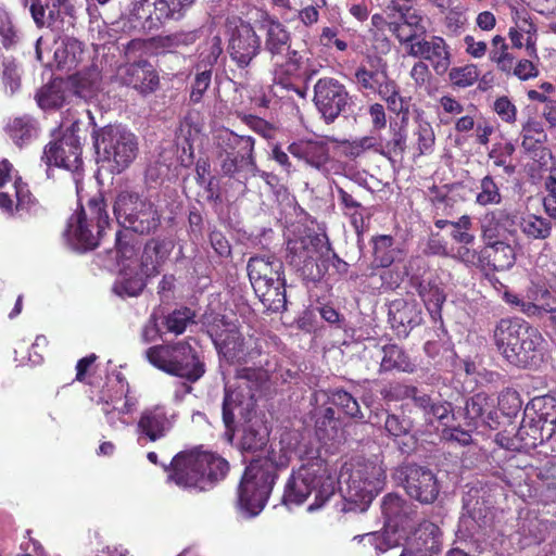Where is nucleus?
<instances>
[{"instance_id":"22","label":"nucleus","mask_w":556,"mask_h":556,"mask_svg":"<svg viewBox=\"0 0 556 556\" xmlns=\"http://www.w3.org/2000/svg\"><path fill=\"white\" fill-rule=\"evenodd\" d=\"M210 336L219 355L229 363H247L260 354L251 348L253 339L244 341L233 325L219 332L210 330Z\"/></svg>"},{"instance_id":"31","label":"nucleus","mask_w":556,"mask_h":556,"mask_svg":"<svg viewBox=\"0 0 556 556\" xmlns=\"http://www.w3.org/2000/svg\"><path fill=\"white\" fill-rule=\"evenodd\" d=\"M465 418L469 427H477L479 424L495 428L498 424V412L492 396L485 393L473 395L466 403Z\"/></svg>"},{"instance_id":"49","label":"nucleus","mask_w":556,"mask_h":556,"mask_svg":"<svg viewBox=\"0 0 556 556\" xmlns=\"http://www.w3.org/2000/svg\"><path fill=\"white\" fill-rule=\"evenodd\" d=\"M383 357L380 365L381 371H403L412 372L414 365L405 353L397 345H388L382 350Z\"/></svg>"},{"instance_id":"14","label":"nucleus","mask_w":556,"mask_h":556,"mask_svg":"<svg viewBox=\"0 0 556 556\" xmlns=\"http://www.w3.org/2000/svg\"><path fill=\"white\" fill-rule=\"evenodd\" d=\"M330 245L327 239H295L288 243V262L307 280L321 279L327 270Z\"/></svg>"},{"instance_id":"26","label":"nucleus","mask_w":556,"mask_h":556,"mask_svg":"<svg viewBox=\"0 0 556 556\" xmlns=\"http://www.w3.org/2000/svg\"><path fill=\"white\" fill-rule=\"evenodd\" d=\"M391 399H412L414 404L424 413L426 421L432 424L434 419L446 424L450 418L451 404L447 402H435L430 395L419 391L415 387L395 384L391 389Z\"/></svg>"},{"instance_id":"19","label":"nucleus","mask_w":556,"mask_h":556,"mask_svg":"<svg viewBox=\"0 0 556 556\" xmlns=\"http://www.w3.org/2000/svg\"><path fill=\"white\" fill-rule=\"evenodd\" d=\"M395 477L414 500L420 503H432L439 494L438 481L431 470L416 465H405L399 468Z\"/></svg>"},{"instance_id":"5","label":"nucleus","mask_w":556,"mask_h":556,"mask_svg":"<svg viewBox=\"0 0 556 556\" xmlns=\"http://www.w3.org/2000/svg\"><path fill=\"white\" fill-rule=\"evenodd\" d=\"M228 471V463L212 453L191 451L178 454L170 464L168 481L188 490L205 491Z\"/></svg>"},{"instance_id":"42","label":"nucleus","mask_w":556,"mask_h":556,"mask_svg":"<svg viewBox=\"0 0 556 556\" xmlns=\"http://www.w3.org/2000/svg\"><path fill=\"white\" fill-rule=\"evenodd\" d=\"M291 33L277 20L268 21L266 25L265 48L273 59L281 58L285 52L290 51Z\"/></svg>"},{"instance_id":"62","label":"nucleus","mask_w":556,"mask_h":556,"mask_svg":"<svg viewBox=\"0 0 556 556\" xmlns=\"http://www.w3.org/2000/svg\"><path fill=\"white\" fill-rule=\"evenodd\" d=\"M515 152V148L511 143H502L497 146L490 153V159L495 163V166L503 167V170L507 175H511L515 172V167L510 164L509 160Z\"/></svg>"},{"instance_id":"20","label":"nucleus","mask_w":556,"mask_h":556,"mask_svg":"<svg viewBox=\"0 0 556 556\" xmlns=\"http://www.w3.org/2000/svg\"><path fill=\"white\" fill-rule=\"evenodd\" d=\"M229 24L231 27L228 43L230 58L239 67L244 68L260 52V37L249 23L240 18Z\"/></svg>"},{"instance_id":"32","label":"nucleus","mask_w":556,"mask_h":556,"mask_svg":"<svg viewBox=\"0 0 556 556\" xmlns=\"http://www.w3.org/2000/svg\"><path fill=\"white\" fill-rule=\"evenodd\" d=\"M392 80H389L386 66L380 59L369 60L355 72V84L358 89L368 93H381Z\"/></svg>"},{"instance_id":"47","label":"nucleus","mask_w":556,"mask_h":556,"mask_svg":"<svg viewBox=\"0 0 556 556\" xmlns=\"http://www.w3.org/2000/svg\"><path fill=\"white\" fill-rule=\"evenodd\" d=\"M521 147L528 153L536 152L547 140V134L541 122L529 118L520 130Z\"/></svg>"},{"instance_id":"44","label":"nucleus","mask_w":556,"mask_h":556,"mask_svg":"<svg viewBox=\"0 0 556 556\" xmlns=\"http://www.w3.org/2000/svg\"><path fill=\"white\" fill-rule=\"evenodd\" d=\"M253 289L267 311L280 312L286 308V280L263 286L262 289L257 287H253Z\"/></svg>"},{"instance_id":"15","label":"nucleus","mask_w":556,"mask_h":556,"mask_svg":"<svg viewBox=\"0 0 556 556\" xmlns=\"http://www.w3.org/2000/svg\"><path fill=\"white\" fill-rule=\"evenodd\" d=\"M147 47L141 39H132L125 47V56L127 62L117 67L115 77L124 86L131 87L141 94L154 92L160 84L159 74L153 65L147 60L131 61L137 53L143 51Z\"/></svg>"},{"instance_id":"16","label":"nucleus","mask_w":556,"mask_h":556,"mask_svg":"<svg viewBox=\"0 0 556 556\" xmlns=\"http://www.w3.org/2000/svg\"><path fill=\"white\" fill-rule=\"evenodd\" d=\"M319 65L314 64L309 61L306 53H302L295 50L287 52V58L281 60L277 58L274 60V93L277 97L283 98L278 89L286 91H293L300 98H305V90H302L296 86V81L300 79H311L319 71Z\"/></svg>"},{"instance_id":"8","label":"nucleus","mask_w":556,"mask_h":556,"mask_svg":"<svg viewBox=\"0 0 556 556\" xmlns=\"http://www.w3.org/2000/svg\"><path fill=\"white\" fill-rule=\"evenodd\" d=\"M98 405L104 422L112 430H123L134 424V414L139 407V395L129 387L122 374L109 378L106 389L100 393Z\"/></svg>"},{"instance_id":"58","label":"nucleus","mask_w":556,"mask_h":556,"mask_svg":"<svg viewBox=\"0 0 556 556\" xmlns=\"http://www.w3.org/2000/svg\"><path fill=\"white\" fill-rule=\"evenodd\" d=\"M223 48L220 38L217 35L212 36L205 43L200 46V65L198 67L213 66L222 55Z\"/></svg>"},{"instance_id":"34","label":"nucleus","mask_w":556,"mask_h":556,"mask_svg":"<svg viewBox=\"0 0 556 556\" xmlns=\"http://www.w3.org/2000/svg\"><path fill=\"white\" fill-rule=\"evenodd\" d=\"M515 224V215L506 208L486 212L481 218V233L484 244L504 240L508 227Z\"/></svg>"},{"instance_id":"45","label":"nucleus","mask_w":556,"mask_h":556,"mask_svg":"<svg viewBox=\"0 0 556 556\" xmlns=\"http://www.w3.org/2000/svg\"><path fill=\"white\" fill-rule=\"evenodd\" d=\"M375 263L380 267H389L403 257V251L394 245V239L389 235H380L374 239Z\"/></svg>"},{"instance_id":"50","label":"nucleus","mask_w":556,"mask_h":556,"mask_svg":"<svg viewBox=\"0 0 556 556\" xmlns=\"http://www.w3.org/2000/svg\"><path fill=\"white\" fill-rule=\"evenodd\" d=\"M444 254L468 268L484 269L483 250L481 252L475 250L473 243H459L456 248H452L450 252L444 251Z\"/></svg>"},{"instance_id":"3","label":"nucleus","mask_w":556,"mask_h":556,"mask_svg":"<svg viewBox=\"0 0 556 556\" xmlns=\"http://www.w3.org/2000/svg\"><path fill=\"white\" fill-rule=\"evenodd\" d=\"M114 256L118 268L112 287L121 296H137L146 286V279L159 274L161 265L167 257V250L161 241H148L140 260L127 233L118 231L115 237Z\"/></svg>"},{"instance_id":"55","label":"nucleus","mask_w":556,"mask_h":556,"mask_svg":"<svg viewBox=\"0 0 556 556\" xmlns=\"http://www.w3.org/2000/svg\"><path fill=\"white\" fill-rule=\"evenodd\" d=\"M501 190L494 182V178L492 176L482 178L476 197L477 203L483 206L496 205L501 202Z\"/></svg>"},{"instance_id":"61","label":"nucleus","mask_w":556,"mask_h":556,"mask_svg":"<svg viewBox=\"0 0 556 556\" xmlns=\"http://www.w3.org/2000/svg\"><path fill=\"white\" fill-rule=\"evenodd\" d=\"M379 96L387 101L391 111L397 114L407 112L408 101L399 94V88L393 80L381 90Z\"/></svg>"},{"instance_id":"38","label":"nucleus","mask_w":556,"mask_h":556,"mask_svg":"<svg viewBox=\"0 0 556 556\" xmlns=\"http://www.w3.org/2000/svg\"><path fill=\"white\" fill-rule=\"evenodd\" d=\"M72 98L73 92L67 79L52 80L43 86L36 96L37 103L42 110L59 109L68 103Z\"/></svg>"},{"instance_id":"9","label":"nucleus","mask_w":556,"mask_h":556,"mask_svg":"<svg viewBox=\"0 0 556 556\" xmlns=\"http://www.w3.org/2000/svg\"><path fill=\"white\" fill-rule=\"evenodd\" d=\"M277 475L260 460L245 468L237 491V510L244 518L262 513L273 491Z\"/></svg>"},{"instance_id":"11","label":"nucleus","mask_w":556,"mask_h":556,"mask_svg":"<svg viewBox=\"0 0 556 556\" xmlns=\"http://www.w3.org/2000/svg\"><path fill=\"white\" fill-rule=\"evenodd\" d=\"M73 214L64 232L67 244L75 251L87 252L99 244L100 236L108 226L110 216L100 199H92L88 206Z\"/></svg>"},{"instance_id":"30","label":"nucleus","mask_w":556,"mask_h":556,"mask_svg":"<svg viewBox=\"0 0 556 556\" xmlns=\"http://www.w3.org/2000/svg\"><path fill=\"white\" fill-rule=\"evenodd\" d=\"M511 20L514 26L508 28V38L515 49L526 48L530 58H538L536 52V27L530 21L525 10L513 8Z\"/></svg>"},{"instance_id":"46","label":"nucleus","mask_w":556,"mask_h":556,"mask_svg":"<svg viewBox=\"0 0 556 556\" xmlns=\"http://www.w3.org/2000/svg\"><path fill=\"white\" fill-rule=\"evenodd\" d=\"M418 294L424 301L433 320L441 318V307L445 302V293L435 280L422 281Z\"/></svg>"},{"instance_id":"59","label":"nucleus","mask_w":556,"mask_h":556,"mask_svg":"<svg viewBox=\"0 0 556 556\" xmlns=\"http://www.w3.org/2000/svg\"><path fill=\"white\" fill-rule=\"evenodd\" d=\"M193 318L194 313L190 308L176 309L166 316L165 326L168 331L180 334L193 321Z\"/></svg>"},{"instance_id":"4","label":"nucleus","mask_w":556,"mask_h":556,"mask_svg":"<svg viewBox=\"0 0 556 556\" xmlns=\"http://www.w3.org/2000/svg\"><path fill=\"white\" fill-rule=\"evenodd\" d=\"M501 355L511 365L527 367L543 357L545 339L540 330L521 318H502L493 329Z\"/></svg>"},{"instance_id":"2","label":"nucleus","mask_w":556,"mask_h":556,"mask_svg":"<svg viewBox=\"0 0 556 556\" xmlns=\"http://www.w3.org/2000/svg\"><path fill=\"white\" fill-rule=\"evenodd\" d=\"M266 374L261 369L242 368L238 370L233 384L226 383L223 401V421L225 435L231 442L233 424L239 417L241 424L240 446L242 451L255 453L268 442L269 431L263 418L255 413L256 394L265 382Z\"/></svg>"},{"instance_id":"21","label":"nucleus","mask_w":556,"mask_h":556,"mask_svg":"<svg viewBox=\"0 0 556 556\" xmlns=\"http://www.w3.org/2000/svg\"><path fill=\"white\" fill-rule=\"evenodd\" d=\"M345 87L333 78H320L314 86V103L327 123L333 122L348 104Z\"/></svg>"},{"instance_id":"43","label":"nucleus","mask_w":556,"mask_h":556,"mask_svg":"<svg viewBox=\"0 0 556 556\" xmlns=\"http://www.w3.org/2000/svg\"><path fill=\"white\" fill-rule=\"evenodd\" d=\"M176 343L174 345H155L144 353L146 359L153 367L166 374H184V368L178 366Z\"/></svg>"},{"instance_id":"60","label":"nucleus","mask_w":556,"mask_h":556,"mask_svg":"<svg viewBox=\"0 0 556 556\" xmlns=\"http://www.w3.org/2000/svg\"><path fill=\"white\" fill-rule=\"evenodd\" d=\"M330 401L333 405L351 417L362 416L357 401L343 390H334L331 393Z\"/></svg>"},{"instance_id":"51","label":"nucleus","mask_w":556,"mask_h":556,"mask_svg":"<svg viewBox=\"0 0 556 556\" xmlns=\"http://www.w3.org/2000/svg\"><path fill=\"white\" fill-rule=\"evenodd\" d=\"M508 43L501 35L493 36L491 39V62L495 63L497 68L504 73H510L513 70L514 56L508 51Z\"/></svg>"},{"instance_id":"56","label":"nucleus","mask_w":556,"mask_h":556,"mask_svg":"<svg viewBox=\"0 0 556 556\" xmlns=\"http://www.w3.org/2000/svg\"><path fill=\"white\" fill-rule=\"evenodd\" d=\"M472 219L468 215H463L457 220L451 222V237L458 244H475L476 236L471 232Z\"/></svg>"},{"instance_id":"54","label":"nucleus","mask_w":556,"mask_h":556,"mask_svg":"<svg viewBox=\"0 0 556 556\" xmlns=\"http://www.w3.org/2000/svg\"><path fill=\"white\" fill-rule=\"evenodd\" d=\"M416 136V147L419 155H429L433 152L435 136L431 124L425 119L417 122L414 131Z\"/></svg>"},{"instance_id":"29","label":"nucleus","mask_w":556,"mask_h":556,"mask_svg":"<svg viewBox=\"0 0 556 556\" xmlns=\"http://www.w3.org/2000/svg\"><path fill=\"white\" fill-rule=\"evenodd\" d=\"M247 269L252 287L258 289L276 281L286 280L282 262L273 255L251 257Z\"/></svg>"},{"instance_id":"37","label":"nucleus","mask_w":556,"mask_h":556,"mask_svg":"<svg viewBox=\"0 0 556 556\" xmlns=\"http://www.w3.org/2000/svg\"><path fill=\"white\" fill-rule=\"evenodd\" d=\"M414 540L417 541L418 551H404L400 556H427L426 553H435L439 549L441 530L428 520L418 523L413 532Z\"/></svg>"},{"instance_id":"35","label":"nucleus","mask_w":556,"mask_h":556,"mask_svg":"<svg viewBox=\"0 0 556 556\" xmlns=\"http://www.w3.org/2000/svg\"><path fill=\"white\" fill-rule=\"evenodd\" d=\"M484 269L495 271L507 270L515 264V251L504 239L485 243L483 249Z\"/></svg>"},{"instance_id":"36","label":"nucleus","mask_w":556,"mask_h":556,"mask_svg":"<svg viewBox=\"0 0 556 556\" xmlns=\"http://www.w3.org/2000/svg\"><path fill=\"white\" fill-rule=\"evenodd\" d=\"M178 366L184 368L185 374H172L190 381H197L205 374V365L199 359L197 351L190 341H179L176 343V353Z\"/></svg>"},{"instance_id":"28","label":"nucleus","mask_w":556,"mask_h":556,"mask_svg":"<svg viewBox=\"0 0 556 556\" xmlns=\"http://www.w3.org/2000/svg\"><path fill=\"white\" fill-rule=\"evenodd\" d=\"M89 60L87 48L74 37H64L55 41L53 61L59 71H79Z\"/></svg>"},{"instance_id":"63","label":"nucleus","mask_w":556,"mask_h":556,"mask_svg":"<svg viewBox=\"0 0 556 556\" xmlns=\"http://www.w3.org/2000/svg\"><path fill=\"white\" fill-rule=\"evenodd\" d=\"M466 12L467 7L462 2L450 5L445 16L446 27L453 31H457L463 28L467 22Z\"/></svg>"},{"instance_id":"12","label":"nucleus","mask_w":556,"mask_h":556,"mask_svg":"<svg viewBox=\"0 0 556 556\" xmlns=\"http://www.w3.org/2000/svg\"><path fill=\"white\" fill-rule=\"evenodd\" d=\"M113 212L119 225L139 233H149L161 223L153 203L132 190H123L117 194Z\"/></svg>"},{"instance_id":"6","label":"nucleus","mask_w":556,"mask_h":556,"mask_svg":"<svg viewBox=\"0 0 556 556\" xmlns=\"http://www.w3.org/2000/svg\"><path fill=\"white\" fill-rule=\"evenodd\" d=\"M533 407H539V409L533 412L534 416H530L529 409L526 408V416L514 437L497 433L495 440L500 446L509 451L528 450L552 438L556 429L554 399L534 400Z\"/></svg>"},{"instance_id":"57","label":"nucleus","mask_w":556,"mask_h":556,"mask_svg":"<svg viewBox=\"0 0 556 556\" xmlns=\"http://www.w3.org/2000/svg\"><path fill=\"white\" fill-rule=\"evenodd\" d=\"M479 75L478 67L473 64H469L452 68L448 73V79L455 87L467 88L478 80Z\"/></svg>"},{"instance_id":"18","label":"nucleus","mask_w":556,"mask_h":556,"mask_svg":"<svg viewBox=\"0 0 556 556\" xmlns=\"http://www.w3.org/2000/svg\"><path fill=\"white\" fill-rule=\"evenodd\" d=\"M177 416L175 409L164 404L144 407L136 422L138 441L156 442V440H162L173 429Z\"/></svg>"},{"instance_id":"39","label":"nucleus","mask_w":556,"mask_h":556,"mask_svg":"<svg viewBox=\"0 0 556 556\" xmlns=\"http://www.w3.org/2000/svg\"><path fill=\"white\" fill-rule=\"evenodd\" d=\"M4 129L16 147L30 144L39 134L38 122L30 115L15 116L9 119Z\"/></svg>"},{"instance_id":"64","label":"nucleus","mask_w":556,"mask_h":556,"mask_svg":"<svg viewBox=\"0 0 556 556\" xmlns=\"http://www.w3.org/2000/svg\"><path fill=\"white\" fill-rule=\"evenodd\" d=\"M2 83L7 92L13 94L20 88V70L13 61L2 63Z\"/></svg>"},{"instance_id":"23","label":"nucleus","mask_w":556,"mask_h":556,"mask_svg":"<svg viewBox=\"0 0 556 556\" xmlns=\"http://www.w3.org/2000/svg\"><path fill=\"white\" fill-rule=\"evenodd\" d=\"M33 197L18 178L12 181V164L7 160L0 161V210L12 214L13 210H28Z\"/></svg>"},{"instance_id":"25","label":"nucleus","mask_w":556,"mask_h":556,"mask_svg":"<svg viewBox=\"0 0 556 556\" xmlns=\"http://www.w3.org/2000/svg\"><path fill=\"white\" fill-rule=\"evenodd\" d=\"M127 18L132 28L141 30L159 28L170 18L167 0H132Z\"/></svg>"},{"instance_id":"40","label":"nucleus","mask_w":556,"mask_h":556,"mask_svg":"<svg viewBox=\"0 0 556 556\" xmlns=\"http://www.w3.org/2000/svg\"><path fill=\"white\" fill-rule=\"evenodd\" d=\"M296 442H299V439H296L295 432H286L282 434L279 444L271 450L268 457L258 460L276 473L275 469H283L290 465L295 455Z\"/></svg>"},{"instance_id":"27","label":"nucleus","mask_w":556,"mask_h":556,"mask_svg":"<svg viewBox=\"0 0 556 556\" xmlns=\"http://www.w3.org/2000/svg\"><path fill=\"white\" fill-rule=\"evenodd\" d=\"M289 152L295 159L305 161L306 164L316 169H325L330 160L329 139H324L320 136L298 139L289 146Z\"/></svg>"},{"instance_id":"13","label":"nucleus","mask_w":556,"mask_h":556,"mask_svg":"<svg viewBox=\"0 0 556 556\" xmlns=\"http://www.w3.org/2000/svg\"><path fill=\"white\" fill-rule=\"evenodd\" d=\"M79 129L78 122H74L62 137L50 141L45 147L41 161L47 166V173L54 166L63 168L73 174L77 192H80V184L83 179V159H81V141L77 134Z\"/></svg>"},{"instance_id":"7","label":"nucleus","mask_w":556,"mask_h":556,"mask_svg":"<svg viewBox=\"0 0 556 556\" xmlns=\"http://www.w3.org/2000/svg\"><path fill=\"white\" fill-rule=\"evenodd\" d=\"M382 514L386 518V530L368 532L359 536L361 542L372 546L378 555L399 546L414 525L410 505L396 494L384 496Z\"/></svg>"},{"instance_id":"1","label":"nucleus","mask_w":556,"mask_h":556,"mask_svg":"<svg viewBox=\"0 0 556 556\" xmlns=\"http://www.w3.org/2000/svg\"><path fill=\"white\" fill-rule=\"evenodd\" d=\"M300 459L302 465L286 484L283 502L301 505L313 496L308 511L321 508L334 495L337 483L345 502L342 509L364 511L386 484V469L378 462L345 463L336 480L320 457L300 452Z\"/></svg>"},{"instance_id":"24","label":"nucleus","mask_w":556,"mask_h":556,"mask_svg":"<svg viewBox=\"0 0 556 556\" xmlns=\"http://www.w3.org/2000/svg\"><path fill=\"white\" fill-rule=\"evenodd\" d=\"M408 56L428 61L437 75L447 73L452 60L450 48L441 36L426 38L420 35L408 43Z\"/></svg>"},{"instance_id":"10","label":"nucleus","mask_w":556,"mask_h":556,"mask_svg":"<svg viewBox=\"0 0 556 556\" xmlns=\"http://www.w3.org/2000/svg\"><path fill=\"white\" fill-rule=\"evenodd\" d=\"M99 161L108 163L112 172L121 173L136 159V136L121 125H109L93 131Z\"/></svg>"},{"instance_id":"33","label":"nucleus","mask_w":556,"mask_h":556,"mask_svg":"<svg viewBox=\"0 0 556 556\" xmlns=\"http://www.w3.org/2000/svg\"><path fill=\"white\" fill-rule=\"evenodd\" d=\"M73 97L91 101L101 90V73L94 65L84 67L67 78Z\"/></svg>"},{"instance_id":"52","label":"nucleus","mask_w":556,"mask_h":556,"mask_svg":"<svg viewBox=\"0 0 556 556\" xmlns=\"http://www.w3.org/2000/svg\"><path fill=\"white\" fill-rule=\"evenodd\" d=\"M65 0H24L28 5L31 16L37 25H43L47 20H52L58 8Z\"/></svg>"},{"instance_id":"53","label":"nucleus","mask_w":556,"mask_h":556,"mask_svg":"<svg viewBox=\"0 0 556 556\" xmlns=\"http://www.w3.org/2000/svg\"><path fill=\"white\" fill-rule=\"evenodd\" d=\"M391 318L393 324L412 328L420 323V312L415 304L400 301L393 303Z\"/></svg>"},{"instance_id":"17","label":"nucleus","mask_w":556,"mask_h":556,"mask_svg":"<svg viewBox=\"0 0 556 556\" xmlns=\"http://www.w3.org/2000/svg\"><path fill=\"white\" fill-rule=\"evenodd\" d=\"M219 140L220 144H224L226 148L224 154L220 155V167L225 175H233L242 167H249L251 170H254L253 137L224 130L219 135Z\"/></svg>"},{"instance_id":"41","label":"nucleus","mask_w":556,"mask_h":556,"mask_svg":"<svg viewBox=\"0 0 556 556\" xmlns=\"http://www.w3.org/2000/svg\"><path fill=\"white\" fill-rule=\"evenodd\" d=\"M198 38V30H178L153 37L149 45L157 54L174 53L181 47H189V45L197 42Z\"/></svg>"},{"instance_id":"48","label":"nucleus","mask_w":556,"mask_h":556,"mask_svg":"<svg viewBox=\"0 0 556 556\" xmlns=\"http://www.w3.org/2000/svg\"><path fill=\"white\" fill-rule=\"evenodd\" d=\"M519 227L521 232L529 240H546L552 233L551 222L535 214L522 216L519 222Z\"/></svg>"}]
</instances>
